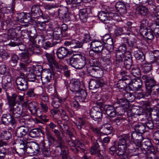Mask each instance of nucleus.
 Listing matches in <instances>:
<instances>
[{
    "instance_id": "35",
    "label": "nucleus",
    "mask_w": 159,
    "mask_h": 159,
    "mask_svg": "<svg viewBox=\"0 0 159 159\" xmlns=\"http://www.w3.org/2000/svg\"><path fill=\"white\" fill-rule=\"evenodd\" d=\"M143 147L145 149H148L149 152L148 153H150L154 155L155 149L153 146L152 145L151 143L150 140H148L145 141L144 143L142 144Z\"/></svg>"
},
{
    "instance_id": "19",
    "label": "nucleus",
    "mask_w": 159,
    "mask_h": 159,
    "mask_svg": "<svg viewBox=\"0 0 159 159\" xmlns=\"http://www.w3.org/2000/svg\"><path fill=\"white\" fill-rule=\"evenodd\" d=\"M93 49L97 53H102L103 49V45L102 43L97 40L92 41L90 43V48Z\"/></svg>"
},
{
    "instance_id": "3",
    "label": "nucleus",
    "mask_w": 159,
    "mask_h": 159,
    "mask_svg": "<svg viewBox=\"0 0 159 159\" xmlns=\"http://www.w3.org/2000/svg\"><path fill=\"white\" fill-rule=\"evenodd\" d=\"M70 64L76 69L83 68L86 64V58L84 55L80 54L73 55L69 59Z\"/></svg>"
},
{
    "instance_id": "63",
    "label": "nucleus",
    "mask_w": 159,
    "mask_h": 159,
    "mask_svg": "<svg viewBox=\"0 0 159 159\" xmlns=\"http://www.w3.org/2000/svg\"><path fill=\"white\" fill-rule=\"evenodd\" d=\"M0 13L3 14H9L10 13V9L2 3L0 4Z\"/></svg>"
},
{
    "instance_id": "34",
    "label": "nucleus",
    "mask_w": 159,
    "mask_h": 159,
    "mask_svg": "<svg viewBox=\"0 0 159 159\" xmlns=\"http://www.w3.org/2000/svg\"><path fill=\"white\" fill-rule=\"evenodd\" d=\"M131 138L137 142L140 143L143 140V137L140 134L136 131L132 132L131 134Z\"/></svg>"
},
{
    "instance_id": "32",
    "label": "nucleus",
    "mask_w": 159,
    "mask_h": 159,
    "mask_svg": "<svg viewBox=\"0 0 159 159\" xmlns=\"http://www.w3.org/2000/svg\"><path fill=\"white\" fill-rule=\"evenodd\" d=\"M63 34L60 28L57 27L54 29L53 33L51 34L50 36L52 37V35L54 39L58 40L63 36Z\"/></svg>"
},
{
    "instance_id": "36",
    "label": "nucleus",
    "mask_w": 159,
    "mask_h": 159,
    "mask_svg": "<svg viewBox=\"0 0 159 159\" xmlns=\"http://www.w3.org/2000/svg\"><path fill=\"white\" fill-rule=\"evenodd\" d=\"M98 17L100 20L105 24L109 23V18L108 17L107 13L101 11L99 12Z\"/></svg>"
},
{
    "instance_id": "42",
    "label": "nucleus",
    "mask_w": 159,
    "mask_h": 159,
    "mask_svg": "<svg viewBox=\"0 0 159 159\" xmlns=\"http://www.w3.org/2000/svg\"><path fill=\"white\" fill-rule=\"evenodd\" d=\"M76 93L78 94V98L80 101L85 102V100H86L87 93L85 90L80 89Z\"/></svg>"
},
{
    "instance_id": "55",
    "label": "nucleus",
    "mask_w": 159,
    "mask_h": 159,
    "mask_svg": "<svg viewBox=\"0 0 159 159\" xmlns=\"http://www.w3.org/2000/svg\"><path fill=\"white\" fill-rule=\"evenodd\" d=\"M150 116L152 120H159V110L157 108L156 110L152 111L150 114Z\"/></svg>"
},
{
    "instance_id": "11",
    "label": "nucleus",
    "mask_w": 159,
    "mask_h": 159,
    "mask_svg": "<svg viewBox=\"0 0 159 159\" xmlns=\"http://www.w3.org/2000/svg\"><path fill=\"white\" fill-rule=\"evenodd\" d=\"M87 71L88 74L95 78H100L103 74V70L99 67H89L88 68Z\"/></svg>"
},
{
    "instance_id": "50",
    "label": "nucleus",
    "mask_w": 159,
    "mask_h": 159,
    "mask_svg": "<svg viewBox=\"0 0 159 159\" xmlns=\"http://www.w3.org/2000/svg\"><path fill=\"white\" fill-rule=\"evenodd\" d=\"M39 131H40V128H35L31 129L29 132V136L33 138L37 137L39 135Z\"/></svg>"
},
{
    "instance_id": "58",
    "label": "nucleus",
    "mask_w": 159,
    "mask_h": 159,
    "mask_svg": "<svg viewBox=\"0 0 159 159\" xmlns=\"http://www.w3.org/2000/svg\"><path fill=\"white\" fill-rule=\"evenodd\" d=\"M63 102V101L62 100L56 98L53 100L52 105L54 108L57 109L59 108Z\"/></svg>"
},
{
    "instance_id": "30",
    "label": "nucleus",
    "mask_w": 159,
    "mask_h": 159,
    "mask_svg": "<svg viewBox=\"0 0 159 159\" xmlns=\"http://www.w3.org/2000/svg\"><path fill=\"white\" fill-rule=\"evenodd\" d=\"M128 57H126L124 59L123 63L124 64L125 68L128 70H129L132 65V59L131 55L130 52H127L126 53Z\"/></svg>"
},
{
    "instance_id": "2",
    "label": "nucleus",
    "mask_w": 159,
    "mask_h": 159,
    "mask_svg": "<svg viewBox=\"0 0 159 159\" xmlns=\"http://www.w3.org/2000/svg\"><path fill=\"white\" fill-rule=\"evenodd\" d=\"M118 144V148L116 152L118 156L122 155L125 153H128L126 150L127 144L130 142V136L129 134H124L120 136Z\"/></svg>"
},
{
    "instance_id": "21",
    "label": "nucleus",
    "mask_w": 159,
    "mask_h": 159,
    "mask_svg": "<svg viewBox=\"0 0 159 159\" xmlns=\"http://www.w3.org/2000/svg\"><path fill=\"white\" fill-rule=\"evenodd\" d=\"M17 18L20 22L22 23H27L30 19L31 15L29 13L22 12L18 14Z\"/></svg>"
},
{
    "instance_id": "49",
    "label": "nucleus",
    "mask_w": 159,
    "mask_h": 159,
    "mask_svg": "<svg viewBox=\"0 0 159 159\" xmlns=\"http://www.w3.org/2000/svg\"><path fill=\"white\" fill-rule=\"evenodd\" d=\"M7 79V82L2 84V88L5 91L10 89L11 86V77L8 76Z\"/></svg>"
},
{
    "instance_id": "13",
    "label": "nucleus",
    "mask_w": 159,
    "mask_h": 159,
    "mask_svg": "<svg viewBox=\"0 0 159 159\" xmlns=\"http://www.w3.org/2000/svg\"><path fill=\"white\" fill-rule=\"evenodd\" d=\"M45 56L51 68H53V65L57 69L59 68V66L55 59V57L54 53L46 52Z\"/></svg>"
},
{
    "instance_id": "23",
    "label": "nucleus",
    "mask_w": 159,
    "mask_h": 159,
    "mask_svg": "<svg viewBox=\"0 0 159 159\" xmlns=\"http://www.w3.org/2000/svg\"><path fill=\"white\" fill-rule=\"evenodd\" d=\"M138 147L136 146L135 143H131L130 141L129 143H128L127 144L128 152V154L131 153L133 154V155L132 157L134 156L138 155L139 153L138 152Z\"/></svg>"
},
{
    "instance_id": "48",
    "label": "nucleus",
    "mask_w": 159,
    "mask_h": 159,
    "mask_svg": "<svg viewBox=\"0 0 159 159\" xmlns=\"http://www.w3.org/2000/svg\"><path fill=\"white\" fill-rule=\"evenodd\" d=\"M117 103L119 104V106H120L121 107L126 109L128 108L129 107V103L126 98H123L120 99L117 101Z\"/></svg>"
},
{
    "instance_id": "62",
    "label": "nucleus",
    "mask_w": 159,
    "mask_h": 159,
    "mask_svg": "<svg viewBox=\"0 0 159 159\" xmlns=\"http://www.w3.org/2000/svg\"><path fill=\"white\" fill-rule=\"evenodd\" d=\"M125 108L121 107L120 106L118 107H116V114L117 113L119 116H123L125 113Z\"/></svg>"
},
{
    "instance_id": "25",
    "label": "nucleus",
    "mask_w": 159,
    "mask_h": 159,
    "mask_svg": "<svg viewBox=\"0 0 159 159\" xmlns=\"http://www.w3.org/2000/svg\"><path fill=\"white\" fill-rule=\"evenodd\" d=\"M28 127L20 126L16 128V135L18 137H22L26 135L29 131Z\"/></svg>"
},
{
    "instance_id": "44",
    "label": "nucleus",
    "mask_w": 159,
    "mask_h": 159,
    "mask_svg": "<svg viewBox=\"0 0 159 159\" xmlns=\"http://www.w3.org/2000/svg\"><path fill=\"white\" fill-rule=\"evenodd\" d=\"M151 30L155 34L159 35V24L155 22L151 23L150 25Z\"/></svg>"
},
{
    "instance_id": "37",
    "label": "nucleus",
    "mask_w": 159,
    "mask_h": 159,
    "mask_svg": "<svg viewBox=\"0 0 159 159\" xmlns=\"http://www.w3.org/2000/svg\"><path fill=\"white\" fill-rule=\"evenodd\" d=\"M141 69L143 72L147 73L151 72L152 70V65L148 62H145L141 64Z\"/></svg>"
},
{
    "instance_id": "12",
    "label": "nucleus",
    "mask_w": 159,
    "mask_h": 159,
    "mask_svg": "<svg viewBox=\"0 0 159 159\" xmlns=\"http://www.w3.org/2000/svg\"><path fill=\"white\" fill-rule=\"evenodd\" d=\"M105 84V82L102 79L96 80H92L89 82V88L90 90H96L100 87H103Z\"/></svg>"
},
{
    "instance_id": "14",
    "label": "nucleus",
    "mask_w": 159,
    "mask_h": 159,
    "mask_svg": "<svg viewBox=\"0 0 159 159\" xmlns=\"http://www.w3.org/2000/svg\"><path fill=\"white\" fill-rule=\"evenodd\" d=\"M90 115L91 118L96 121L102 117V114L101 109L99 107H93L90 110Z\"/></svg>"
},
{
    "instance_id": "26",
    "label": "nucleus",
    "mask_w": 159,
    "mask_h": 159,
    "mask_svg": "<svg viewBox=\"0 0 159 159\" xmlns=\"http://www.w3.org/2000/svg\"><path fill=\"white\" fill-rule=\"evenodd\" d=\"M32 45H30L27 51L30 55L33 54H39L40 52V46L37 44L36 42L31 43Z\"/></svg>"
},
{
    "instance_id": "33",
    "label": "nucleus",
    "mask_w": 159,
    "mask_h": 159,
    "mask_svg": "<svg viewBox=\"0 0 159 159\" xmlns=\"http://www.w3.org/2000/svg\"><path fill=\"white\" fill-rule=\"evenodd\" d=\"M116 58L115 61L116 65L118 67L123 64V59H125V55L121 53L116 52Z\"/></svg>"
},
{
    "instance_id": "57",
    "label": "nucleus",
    "mask_w": 159,
    "mask_h": 159,
    "mask_svg": "<svg viewBox=\"0 0 159 159\" xmlns=\"http://www.w3.org/2000/svg\"><path fill=\"white\" fill-rule=\"evenodd\" d=\"M10 57L9 53L4 50L1 48L0 47V57L4 60L8 59Z\"/></svg>"
},
{
    "instance_id": "7",
    "label": "nucleus",
    "mask_w": 159,
    "mask_h": 159,
    "mask_svg": "<svg viewBox=\"0 0 159 159\" xmlns=\"http://www.w3.org/2000/svg\"><path fill=\"white\" fill-rule=\"evenodd\" d=\"M142 79L145 80L146 90L148 94H151V89L156 85V83L153 77L151 74L148 75H144L142 77Z\"/></svg>"
},
{
    "instance_id": "28",
    "label": "nucleus",
    "mask_w": 159,
    "mask_h": 159,
    "mask_svg": "<svg viewBox=\"0 0 159 159\" xmlns=\"http://www.w3.org/2000/svg\"><path fill=\"white\" fill-rule=\"evenodd\" d=\"M115 7L117 11L121 15L125 14L127 12L125 5L121 2H117L115 4Z\"/></svg>"
},
{
    "instance_id": "43",
    "label": "nucleus",
    "mask_w": 159,
    "mask_h": 159,
    "mask_svg": "<svg viewBox=\"0 0 159 159\" xmlns=\"http://www.w3.org/2000/svg\"><path fill=\"white\" fill-rule=\"evenodd\" d=\"M129 84H130V82L128 81H125L121 79L118 82L116 86L118 89L124 90L126 88L127 85H129Z\"/></svg>"
},
{
    "instance_id": "8",
    "label": "nucleus",
    "mask_w": 159,
    "mask_h": 159,
    "mask_svg": "<svg viewBox=\"0 0 159 159\" xmlns=\"http://www.w3.org/2000/svg\"><path fill=\"white\" fill-rule=\"evenodd\" d=\"M45 130L47 139L49 140H51L53 142H56L57 143L55 145L56 148H60L61 151H62V149L66 148V146L65 145L64 142L63 140V139L61 140H56L55 138L51 133L49 128L47 127L45 128Z\"/></svg>"
},
{
    "instance_id": "45",
    "label": "nucleus",
    "mask_w": 159,
    "mask_h": 159,
    "mask_svg": "<svg viewBox=\"0 0 159 159\" xmlns=\"http://www.w3.org/2000/svg\"><path fill=\"white\" fill-rule=\"evenodd\" d=\"M132 23L129 21L126 23V26L124 27V28L126 32V34L129 35L132 34L134 27L132 26Z\"/></svg>"
},
{
    "instance_id": "27",
    "label": "nucleus",
    "mask_w": 159,
    "mask_h": 159,
    "mask_svg": "<svg viewBox=\"0 0 159 159\" xmlns=\"http://www.w3.org/2000/svg\"><path fill=\"white\" fill-rule=\"evenodd\" d=\"M142 85V80L140 79H134L131 80L129 85L133 87V90L135 91H138L141 88Z\"/></svg>"
},
{
    "instance_id": "56",
    "label": "nucleus",
    "mask_w": 159,
    "mask_h": 159,
    "mask_svg": "<svg viewBox=\"0 0 159 159\" xmlns=\"http://www.w3.org/2000/svg\"><path fill=\"white\" fill-rule=\"evenodd\" d=\"M19 60V57L15 54H12L11 55V63L12 66H16Z\"/></svg>"
},
{
    "instance_id": "24",
    "label": "nucleus",
    "mask_w": 159,
    "mask_h": 159,
    "mask_svg": "<svg viewBox=\"0 0 159 159\" xmlns=\"http://www.w3.org/2000/svg\"><path fill=\"white\" fill-rule=\"evenodd\" d=\"M37 104L36 102H33L29 103L28 105L29 109L31 113L34 115L40 116L39 112L41 111L37 108Z\"/></svg>"
},
{
    "instance_id": "18",
    "label": "nucleus",
    "mask_w": 159,
    "mask_h": 159,
    "mask_svg": "<svg viewBox=\"0 0 159 159\" xmlns=\"http://www.w3.org/2000/svg\"><path fill=\"white\" fill-rule=\"evenodd\" d=\"M115 103L113 105H106L103 107L104 111L105 113L110 117H114L116 116Z\"/></svg>"
},
{
    "instance_id": "64",
    "label": "nucleus",
    "mask_w": 159,
    "mask_h": 159,
    "mask_svg": "<svg viewBox=\"0 0 159 159\" xmlns=\"http://www.w3.org/2000/svg\"><path fill=\"white\" fill-rule=\"evenodd\" d=\"M121 75L122 76L121 79L125 81H130L131 78L129 75V73L126 71H122L120 73Z\"/></svg>"
},
{
    "instance_id": "53",
    "label": "nucleus",
    "mask_w": 159,
    "mask_h": 159,
    "mask_svg": "<svg viewBox=\"0 0 159 159\" xmlns=\"http://www.w3.org/2000/svg\"><path fill=\"white\" fill-rule=\"evenodd\" d=\"M75 124L77 128L80 130L81 129L82 127L85 124V120L83 118H79Z\"/></svg>"
},
{
    "instance_id": "40",
    "label": "nucleus",
    "mask_w": 159,
    "mask_h": 159,
    "mask_svg": "<svg viewBox=\"0 0 159 159\" xmlns=\"http://www.w3.org/2000/svg\"><path fill=\"white\" fill-rule=\"evenodd\" d=\"M79 16L80 19L83 22H86L87 20L88 13L86 8L80 9L79 11Z\"/></svg>"
},
{
    "instance_id": "17",
    "label": "nucleus",
    "mask_w": 159,
    "mask_h": 159,
    "mask_svg": "<svg viewBox=\"0 0 159 159\" xmlns=\"http://www.w3.org/2000/svg\"><path fill=\"white\" fill-rule=\"evenodd\" d=\"M21 27L20 26L15 25L8 30V35L10 38L19 36Z\"/></svg>"
},
{
    "instance_id": "20",
    "label": "nucleus",
    "mask_w": 159,
    "mask_h": 159,
    "mask_svg": "<svg viewBox=\"0 0 159 159\" xmlns=\"http://www.w3.org/2000/svg\"><path fill=\"white\" fill-rule=\"evenodd\" d=\"M56 54L57 58L61 59L66 57L68 55H70V53L68 49L61 47L57 49Z\"/></svg>"
},
{
    "instance_id": "54",
    "label": "nucleus",
    "mask_w": 159,
    "mask_h": 159,
    "mask_svg": "<svg viewBox=\"0 0 159 159\" xmlns=\"http://www.w3.org/2000/svg\"><path fill=\"white\" fill-rule=\"evenodd\" d=\"M131 72V73L135 77H139L140 76V70L138 66L132 67Z\"/></svg>"
},
{
    "instance_id": "60",
    "label": "nucleus",
    "mask_w": 159,
    "mask_h": 159,
    "mask_svg": "<svg viewBox=\"0 0 159 159\" xmlns=\"http://www.w3.org/2000/svg\"><path fill=\"white\" fill-rule=\"evenodd\" d=\"M29 72V73L27 74V76L28 80L30 81H34L36 79V75L34 71L30 70Z\"/></svg>"
},
{
    "instance_id": "39",
    "label": "nucleus",
    "mask_w": 159,
    "mask_h": 159,
    "mask_svg": "<svg viewBox=\"0 0 159 159\" xmlns=\"http://www.w3.org/2000/svg\"><path fill=\"white\" fill-rule=\"evenodd\" d=\"M30 55L28 51L26 52L21 53L20 56L21 61L26 64H29L31 63L32 61L30 58Z\"/></svg>"
},
{
    "instance_id": "31",
    "label": "nucleus",
    "mask_w": 159,
    "mask_h": 159,
    "mask_svg": "<svg viewBox=\"0 0 159 159\" xmlns=\"http://www.w3.org/2000/svg\"><path fill=\"white\" fill-rule=\"evenodd\" d=\"M135 51L134 48H133L131 49V51L134 53V55L135 57L138 60H139L141 61H143L145 59V57L142 51L139 49Z\"/></svg>"
},
{
    "instance_id": "9",
    "label": "nucleus",
    "mask_w": 159,
    "mask_h": 159,
    "mask_svg": "<svg viewBox=\"0 0 159 159\" xmlns=\"http://www.w3.org/2000/svg\"><path fill=\"white\" fill-rule=\"evenodd\" d=\"M39 145L34 142H30L27 143L26 147V152L30 156L35 155L39 151Z\"/></svg>"
},
{
    "instance_id": "61",
    "label": "nucleus",
    "mask_w": 159,
    "mask_h": 159,
    "mask_svg": "<svg viewBox=\"0 0 159 159\" xmlns=\"http://www.w3.org/2000/svg\"><path fill=\"white\" fill-rule=\"evenodd\" d=\"M36 33H33L32 30H30L28 32V37L29 38L30 44L36 42L35 39L36 37Z\"/></svg>"
},
{
    "instance_id": "5",
    "label": "nucleus",
    "mask_w": 159,
    "mask_h": 159,
    "mask_svg": "<svg viewBox=\"0 0 159 159\" xmlns=\"http://www.w3.org/2000/svg\"><path fill=\"white\" fill-rule=\"evenodd\" d=\"M16 88L20 91L26 90L28 87V81L23 73H21L16 80Z\"/></svg>"
},
{
    "instance_id": "22",
    "label": "nucleus",
    "mask_w": 159,
    "mask_h": 159,
    "mask_svg": "<svg viewBox=\"0 0 159 159\" xmlns=\"http://www.w3.org/2000/svg\"><path fill=\"white\" fill-rule=\"evenodd\" d=\"M80 83L78 79H75L72 80L70 84L69 87L70 89L72 92L76 93L79 91L80 89Z\"/></svg>"
},
{
    "instance_id": "46",
    "label": "nucleus",
    "mask_w": 159,
    "mask_h": 159,
    "mask_svg": "<svg viewBox=\"0 0 159 159\" xmlns=\"http://www.w3.org/2000/svg\"><path fill=\"white\" fill-rule=\"evenodd\" d=\"M47 22V21L45 20L43 21H38L36 22L35 26L40 31H45L46 26V22Z\"/></svg>"
},
{
    "instance_id": "41",
    "label": "nucleus",
    "mask_w": 159,
    "mask_h": 159,
    "mask_svg": "<svg viewBox=\"0 0 159 159\" xmlns=\"http://www.w3.org/2000/svg\"><path fill=\"white\" fill-rule=\"evenodd\" d=\"M112 129L113 127L110 124H105L102 126V133L105 135H108L112 132Z\"/></svg>"
},
{
    "instance_id": "52",
    "label": "nucleus",
    "mask_w": 159,
    "mask_h": 159,
    "mask_svg": "<svg viewBox=\"0 0 159 159\" xmlns=\"http://www.w3.org/2000/svg\"><path fill=\"white\" fill-rule=\"evenodd\" d=\"M115 34L116 36L119 37L122 34H126V32L124 27L123 28L117 27L115 29Z\"/></svg>"
},
{
    "instance_id": "6",
    "label": "nucleus",
    "mask_w": 159,
    "mask_h": 159,
    "mask_svg": "<svg viewBox=\"0 0 159 159\" xmlns=\"http://www.w3.org/2000/svg\"><path fill=\"white\" fill-rule=\"evenodd\" d=\"M69 144L71 149L75 153L79 152H83L84 151V145L81 141L78 140H74L71 139L69 141Z\"/></svg>"
},
{
    "instance_id": "1",
    "label": "nucleus",
    "mask_w": 159,
    "mask_h": 159,
    "mask_svg": "<svg viewBox=\"0 0 159 159\" xmlns=\"http://www.w3.org/2000/svg\"><path fill=\"white\" fill-rule=\"evenodd\" d=\"M17 95L13 93L11 96H7V102L9 105V113L13 118H18L21 116L22 111L18 106H16L17 101L16 100Z\"/></svg>"
},
{
    "instance_id": "15",
    "label": "nucleus",
    "mask_w": 159,
    "mask_h": 159,
    "mask_svg": "<svg viewBox=\"0 0 159 159\" xmlns=\"http://www.w3.org/2000/svg\"><path fill=\"white\" fill-rule=\"evenodd\" d=\"M58 14L60 18L66 22L70 20V16L67 8L64 7H60L58 9Z\"/></svg>"
},
{
    "instance_id": "29",
    "label": "nucleus",
    "mask_w": 159,
    "mask_h": 159,
    "mask_svg": "<svg viewBox=\"0 0 159 159\" xmlns=\"http://www.w3.org/2000/svg\"><path fill=\"white\" fill-rule=\"evenodd\" d=\"M136 11L139 15L145 17H147L149 13L148 8L143 5H140L136 7Z\"/></svg>"
},
{
    "instance_id": "10",
    "label": "nucleus",
    "mask_w": 159,
    "mask_h": 159,
    "mask_svg": "<svg viewBox=\"0 0 159 159\" xmlns=\"http://www.w3.org/2000/svg\"><path fill=\"white\" fill-rule=\"evenodd\" d=\"M31 17L34 18L38 19L42 17L43 19H47V16L43 15L39 7L36 5H33L31 8Z\"/></svg>"
},
{
    "instance_id": "47",
    "label": "nucleus",
    "mask_w": 159,
    "mask_h": 159,
    "mask_svg": "<svg viewBox=\"0 0 159 159\" xmlns=\"http://www.w3.org/2000/svg\"><path fill=\"white\" fill-rule=\"evenodd\" d=\"M11 39V41L8 44V45L10 46L15 47L22 43L21 41L17 37Z\"/></svg>"
},
{
    "instance_id": "59",
    "label": "nucleus",
    "mask_w": 159,
    "mask_h": 159,
    "mask_svg": "<svg viewBox=\"0 0 159 159\" xmlns=\"http://www.w3.org/2000/svg\"><path fill=\"white\" fill-rule=\"evenodd\" d=\"M19 141V143L20 144L19 146L20 149L21 150H20L22 151V153H24L26 152V147L25 146L26 145L27 143L24 140L20 139L18 140Z\"/></svg>"
},
{
    "instance_id": "4",
    "label": "nucleus",
    "mask_w": 159,
    "mask_h": 159,
    "mask_svg": "<svg viewBox=\"0 0 159 159\" xmlns=\"http://www.w3.org/2000/svg\"><path fill=\"white\" fill-rule=\"evenodd\" d=\"M90 139L92 143V145L89 148V151L91 155H94L99 158V159H104V156L101 153V150L99 149V143L101 142L100 139H95L94 137L91 136Z\"/></svg>"
},
{
    "instance_id": "51",
    "label": "nucleus",
    "mask_w": 159,
    "mask_h": 159,
    "mask_svg": "<svg viewBox=\"0 0 159 159\" xmlns=\"http://www.w3.org/2000/svg\"><path fill=\"white\" fill-rule=\"evenodd\" d=\"M1 138L5 140L10 139L11 138V133L8 131H3L1 133L0 135Z\"/></svg>"
},
{
    "instance_id": "16",
    "label": "nucleus",
    "mask_w": 159,
    "mask_h": 159,
    "mask_svg": "<svg viewBox=\"0 0 159 159\" xmlns=\"http://www.w3.org/2000/svg\"><path fill=\"white\" fill-rule=\"evenodd\" d=\"M2 120L5 125H7L11 124L13 127L15 126L16 122L15 119L9 113L3 114L2 117Z\"/></svg>"
},
{
    "instance_id": "38",
    "label": "nucleus",
    "mask_w": 159,
    "mask_h": 159,
    "mask_svg": "<svg viewBox=\"0 0 159 159\" xmlns=\"http://www.w3.org/2000/svg\"><path fill=\"white\" fill-rule=\"evenodd\" d=\"M134 128L135 131L140 134H143L147 131L145 125L141 123L134 125Z\"/></svg>"
}]
</instances>
